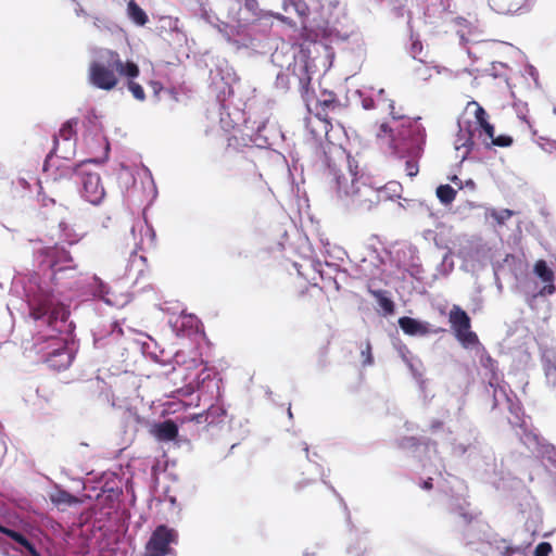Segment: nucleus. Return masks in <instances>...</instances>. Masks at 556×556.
I'll return each mask as SVG.
<instances>
[{
    "instance_id": "1",
    "label": "nucleus",
    "mask_w": 556,
    "mask_h": 556,
    "mask_svg": "<svg viewBox=\"0 0 556 556\" xmlns=\"http://www.w3.org/2000/svg\"><path fill=\"white\" fill-rule=\"evenodd\" d=\"M24 291L30 316L47 325L52 332L49 336L51 350L46 353L45 362L59 371L68 368L75 357V325L68 319V307L52 291L38 283L37 277L29 280Z\"/></svg>"
},
{
    "instance_id": "2",
    "label": "nucleus",
    "mask_w": 556,
    "mask_h": 556,
    "mask_svg": "<svg viewBox=\"0 0 556 556\" xmlns=\"http://www.w3.org/2000/svg\"><path fill=\"white\" fill-rule=\"evenodd\" d=\"M330 184L341 200H346L355 208L370 211L381 201L391 198L383 186L376 187L368 175L358 169L354 159L348 156L345 172L336 165H328Z\"/></svg>"
},
{
    "instance_id": "3",
    "label": "nucleus",
    "mask_w": 556,
    "mask_h": 556,
    "mask_svg": "<svg viewBox=\"0 0 556 556\" xmlns=\"http://www.w3.org/2000/svg\"><path fill=\"white\" fill-rule=\"evenodd\" d=\"M456 508L458 513V527L463 531L466 545H473L478 542L485 543L492 551L493 556H526V547L516 545L511 541L492 533L486 523L469 510V504L464 498H458Z\"/></svg>"
},
{
    "instance_id": "4",
    "label": "nucleus",
    "mask_w": 556,
    "mask_h": 556,
    "mask_svg": "<svg viewBox=\"0 0 556 556\" xmlns=\"http://www.w3.org/2000/svg\"><path fill=\"white\" fill-rule=\"evenodd\" d=\"M508 390V386L501 383L496 378L492 379L485 388L486 393L493 399L492 409L504 407L509 410L508 422L516 430V435L531 453H534L539 445V437L528 428V421L521 414V408L511 401Z\"/></svg>"
},
{
    "instance_id": "5",
    "label": "nucleus",
    "mask_w": 556,
    "mask_h": 556,
    "mask_svg": "<svg viewBox=\"0 0 556 556\" xmlns=\"http://www.w3.org/2000/svg\"><path fill=\"white\" fill-rule=\"evenodd\" d=\"M283 55L287 58L286 68L281 70L276 75V89L281 92H287L291 85H296L301 92H306L311 84V76L304 56L301 55L300 59H298L293 48H288L286 53L277 49L271 54L273 63L283 68L285 64L280 61Z\"/></svg>"
},
{
    "instance_id": "6",
    "label": "nucleus",
    "mask_w": 556,
    "mask_h": 556,
    "mask_svg": "<svg viewBox=\"0 0 556 556\" xmlns=\"http://www.w3.org/2000/svg\"><path fill=\"white\" fill-rule=\"evenodd\" d=\"M425 142L426 129L419 123L404 128L399 138L392 141V153L399 159H406L405 170L410 178L419 172L418 160L422 155Z\"/></svg>"
},
{
    "instance_id": "7",
    "label": "nucleus",
    "mask_w": 556,
    "mask_h": 556,
    "mask_svg": "<svg viewBox=\"0 0 556 556\" xmlns=\"http://www.w3.org/2000/svg\"><path fill=\"white\" fill-rule=\"evenodd\" d=\"M108 159H87L71 167L65 168V173L70 178H75L76 182L80 185V197L92 205H99L105 195L104 187L101 184L100 174L93 172L90 165H100Z\"/></svg>"
},
{
    "instance_id": "8",
    "label": "nucleus",
    "mask_w": 556,
    "mask_h": 556,
    "mask_svg": "<svg viewBox=\"0 0 556 556\" xmlns=\"http://www.w3.org/2000/svg\"><path fill=\"white\" fill-rule=\"evenodd\" d=\"M36 255L40 265L50 270V278L55 283H61L63 279L74 278L78 274L77 265L70 251L61 244L41 248Z\"/></svg>"
},
{
    "instance_id": "9",
    "label": "nucleus",
    "mask_w": 556,
    "mask_h": 556,
    "mask_svg": "<svg viewBox=\"0 0 556 556\" xmlns=\"http://www.w3.org/2000/svg\"><path fill=\"white\" fill-rule=\"evenodd\" d=\"M117 62V52L109 49H98L89 65L88 79L93 87L110 91L117 85L114 63Z\"/></svg>"
},
{
    "instance_id": "10",
    "label": "nucleus",
    "mask_w": 556,
    "mask_h": 556,
    "mask_svg": "<svg viewBox=\"0 0 556 556\" xmlns=\"http://www.w3.org/2000/svg\"><path fill=\"white\" fill-rule=\"evenodd\" d=\"M452 455L475 462L482 453V444L479 440V432L471 425L465 426L451 441Z\"/></svg>"
},
{
    "instance_id": "11",
    "label": "nucleus",
    "mask_w": 556,
    "mask_h": 556,
    "mask_svg": "<svg viewBox=\"0 0 556 556\" xmlns=\"http://www.w3.org/2000/svg\"><path fill=\"white\" fill-rule=\"evenodd\" d=\"M448 321L455 338L465 349H472L480 345L477 333L470 329L471 319L465 309L458 305H453L448 314Z\"/></svg>"
},
{
    "instance_id": "12",
    "label": "nucleus",
    "mask_w": 556,
    "mask_h": 556,
    "mask_svg": "<svg viewBox=\"0 0 556 556\" xmlns=\"http://www.w3.org/2000/svg\"><path fill=\"white\" fill-rule=\"evenodd\" d=\"M177 533L174 529L161 525L152 532L147 545L146 556H166L172 553L170 544L176 542Z\"/></svg>"
},
{
    "instance_id": "13",
    "label": "nucleus",
    "mask_w": 556,
    "mask_h": 556,
    "mask_svg": "<svg viewBox=\"0 0 556 556\" xmlns=\"http://www.w3.org/2000/svg\"><path fill=\"white\" fill-rule=\"evenodd\" d=\"M0 544L8 545L23 556H40L35 544L22 531L0 523Z\"/></svg>"
},
{
    "instance_id": "14",
    "label": "nucleus",
    "mask_w": 556,
    "mask_h": 556,
    "mask_svg": "<svg viewBox=\"0 0 556 556\" xmlns=\"http://www.w3.org/2000/svg\"><path fill=\"white\" fill-rule=\"evenodd\" d=\"M434 475L437 476V478L432 476L427 477V479L422 480L420 486L424 490H430L433 488V482L435 481L438 488H440L448 496V508L451 513L455 515L456 523L458 525L459 509L456 508V505L459 503L458 498H464L466 501L464 495L459 492L463 489L462 482L458 481V479H456L455 477H452V481L448 482L452 484L451 494H448L445 486L441 484V480H443L442 472L439 469H435Z\"/></svg>"
},
{
    "instance_id": "15",
    "label": "nucleus",
    "mask_w": 556,
    "mask_h": 556,
    "mask_svg": "<svg viewBox=\"0 0 556 556\" xmlns=\"http://www.w3.org/2000/svg\"><path fill=\"white\" fill-rule=\"evenodd\" d=\"M534 274L538 278L541 279V281L544 283V286L536 292L535 295H551L555 292V275L553 269L547 265V263L543 260L538 261L534 264L533 268Z\"/></svg>"
},
{
    "instance_id": "16",
    "label": "nucleus",
    "mask_w": 556,
    "mask_h": 556,
    "mask_svg": "<svg viewBox=\"0 0 556 556\" xmlns=\"http://www.w3.org/2000/svg\"><path fill=\"white\" fill-rule=\"evenodd\" d=\"M397 324L405 334L412 337H425L431 332H435L428 321H422L409 316L400 317Z\"/></svg>"
},
{
    "instance_id": "17",
    "label": "nucleus",
    "mask_w": 556,
    "mask_h": 556,
    "mask_svg": "<svg viewBox=\"0 0 556 556\" xmlns=\"http://www.w3.org/2000/svg\"><path fill=\"white\" fill-rule=\"evenodd\" d=\"M405 366L409 370L410 376L415 381L420 394L424 396L425 400L428 399L427 388L429 380L425 376L426 367L422 361L417 356L414 359L406 363Z\"/></svg>"
},
{
    "instance_id": "18",
    "label": "nucleus",
    "mask_w": 556,
    "mask_h": 556,
    "mask_svg": "<svg viewBox=\"0 0 556 556\" xmlns=\"http://www.w3.org/2000/svg\"><path fill=\"white\" fill-rule=\"evenodd\" d=\"M49 498L58 508L65 509L80 504V500L59 485L49 493Z\"/></svg>"
},
{
    "instance_id": "19",
    "label": "nucleus",
    "mask_w": 556,
    "mask_h": 556,
    "mask_svg": "<svg viewBox=\"0 0 556 556\" xmlns=\"http://www.w3.org/2000/svg\"><path fill=\"white\" fill-rule=\"evenodd\" d=\"M151 432L159 441L169 442L175 440L178 435V427L174 420L166 419L155 424Z\"/></svg>"
},
{
    "instance_id": "20",
    "label": "nucleus",
    "mask_w": 556,
    "mask_h": 556,
    "mask_svg": "<svg viewBox=\"0 0 556 556\" xmlns=\"http://www.w3.org/2000/svg\"><path fill=\"white\" fill-rule=\"evenodd\" d=\"M110 331L106 337L94 333L93 342L96 348L102 349L111 346L118 342V340L124 336V331L117 321L110 324Z\"/></svg>"
},
{
    "instance_id": "21",
    "label": "nucleus",
    "mask_w": 556,
    "mask_h": 556,
    "mask_svg": "<svg viewBox=\"0 0 556 556\" xmlns=\"http://www.w3.org/2000/svg\"><path fill=\"white\" fill-rule=\"evenodd\" d=\"M346 554L349 556H371V548L366 532L358 533L356 531L355 538L346 546Z\"/></svg>"
},
{
    "instance_id": "22",
    "label": "nucleus",
    "mask_w": 556,
    "mask_h": 556,
    "mask_svg": "<svg viewBox=\"0 0 556 556\" xmlns=\"http://www.w3.org/2000/svg\"><path fill=\"white\" fill-rule=\"evenodd\" d=\"M545 377L556 395V351L545 350L542 355Z\"/></svg>"
},
{
    "instance_id": "23",
    "label": "nucleus",
    "mask_w": 556,
    "mask_h": 556,
    "mask_svg": "<svg viewBox=\"0 0 556 556\" xmlns=\"http://www.w3.org/2000/svg\"><path fill=\"white\" fill-rule=\"evenodd\" d=\"M242 5L240 9V21L251 23L261 17L262 10L260 9L257 0H236Z\"/></svg>"
},
{
    "instance_id": "24",
    "label": "nucleus",
    "mask_w": 556,
    "mask_h": 556,
    "mask_svg": "<svg viewBox=\"0 0 556 556\" xmlns=\"http://www.w3.org/2000/svg\"><path fill=\"white\" fill-rule=\"evenodd\" d=\"M473 134L470 129L464 130L462 127L455 140V149L459 151L464 149L463 154L460 155L462 161L466 160L472 148L475 147V141L472 139Z\"/></svg>"
},
{
    "instance_id": "25",
    "label": "nucleus",
    "mask_w": 556,
    "mask_h": 556,
    "mask_svg": "<svg viewBox=\"0 0 556 556\" xmlns=\"http://www.w3.org/2000/svg\"><path fill=\"white\" fill-rule=\"evenodd\" d=\"M126 12L128 18L137 26H144L149 22L148 14L135 0L127 2Z\"/></svg>"
},
{
    "instance_id": "26",
    "label": "nucleus",
    "mask_w": 556,
    "mask_h": 556,
    "mask_svg": "<svg viewBox=\"0 0 556 556\" xmlns=\"http://www.w3.org/2000/svg\"><path fill=\"white\" fill-rule=\"evenodd\" d=\"M90 292L93 296H97L104 301L106 304H112L111 300L106 298L109 294L110 288L109 286L97 275L91 277V282L89 283Z\"/></svg>"
},
{
    "instance_id": "27",
    "label": "nucleus",
    "mask_w": 556,
    "mask_h": 556,
    "mask_svg": "<svg viewBox=\"0 0 556 556\" xmlns=\"http://www.w3.org/2000/svg\"><path fill=\"white\" fill-rule=\"evenodd\" d=\"M352 33L341 31L333 26L327 25L321 29V36L330 43L345 42L351 37Z\"/></svg>"
},
{
    "instance_id": "28",
    "label": "nucleus",
    "mask_w": 556,
    "mask_h": 556,
    "mask_svg": "<svg viewBox=\"0 0 556 556\" xmlns=\"http://www.w3.org/2000/svg\"><path fill=\"white\" fill-rule=\"evenodd\" d=\"M370 293L377 300L378 305L383 311L384 315H392L394 313V302L388 295V291L386 290H371Z\"/></svg>"
},
{
    "instance_id": "29",
    "label": "nucleus",
    "mask_w": 556,
    "mask_h": 556,
    "mask_svg": "<svg viewBox=\"0 0 556 556\" xmlns=\"http://www.w3.org/2000/svg\"><path fill=\"white\" fill-rule=\"evenodd\" d=\"M418 119H420V117H417V119L415 121H410V119H407L406 123L407 125H402L401 129L397 130L396 135L393 134V130L392 128L387 124V123H382L379 128H378V131L376 134L377 138H384V137H388L390 139V148L392 149V141L393 139H397L399 136H400V132L404 129V128H409L412 126V124H415V123H418Z\"/></svg>"
},
{
    "instance_id": "30",
    "label": "nucleus",
    "mask_w": 556,
    "mask_h": 556,
    "mask_svg": "<svg viewBox=\"0 0 556 556\" xmlns=\"http://www.w3.org/2000/svg\"><path fill=\"white\" fill-rule=\"evenodd\" d=\"M116 72L128 78H136L139 75V67L131 61L123 62L117 54V62L114 63Z\"/></svg>"
},
{
    "instance_id": "31",
    "label": "nucleus",
    "mask_w": 556,
    "mask_h": 556,
    "mask_svg": "<svg viewBox=\"0 0 556 556\" xmlns=\"http://www.w3.org/2000/svg\"><path fill=\"white\" fill-rule=\"evenodd\" d=\"M435 193L440 202L444 205L451 204L456 197V190L450 185H440Z\"/></svg>"
},
{
    "instance_id": "32",
    "label": "nucleus",
    "mask_w": 556,
    "mask_h": 556,
    "mask_svg": "<svg viewBox=\"0 0 556 556\" xmlns=\"http://www.w3.org/2000/svg\"><path fill=\"white\" fill-rule=\"evenodd\" d=\"M421 443L415 437H404L399 441V447L403 451L410 452L416 456V452L421 448Z\"/></svg>"
},
{
    "instance_id": "33",
    "label": "nucleus",
    "mask_w": 556,
    "mask_h": 556,
    "mask_svg": "<svg viewBox=\"0 0 556 556\" xmlns=\"http://www.w3.org/2000/svg\"><path fill=\"white\" fill-rule=\"evenodd\" d=\"M393 346L404 364L417 357V355H415L401 340L394 341Z\"/></svg>"
},
{
    "instance_id": "34",
    "label": "nucleus",
    "mask_w": 556,
    "mask_h": 556,
    "mask_svg": "<svg viewBox=\"0 0 556 556\" xmlns=\"http://www.w3.org/2000/svg\"><path fill=\"white\" fill-rule=\"evenodd\" d=\"M515 214L514 211L509 208L495 210L492 208L489 212V216L492 217L498 226L505 225V223Z\"/></svg>"
},
{
    "instance_id": "35",
    "label": "nucleus",
    "mask_w": 556,
    "mask_h": 556,
    "mask_svg": "<svg viewBox=\"0 0 556 556\" xmlns=\"http://www.w3.org/2000/svg\"><path fill=\"white\" fill-rule=\"evenodd\" d=\"M59 228L61 230L62 238L68 244H74L79 241L80 237L77 233H75V231L72 229V227L66 222H60Z\"/></svg>"
},
{
    "instance_id": "36",
    "label": "nucleus",
    "mask_w": 556,
    "mask_h": 556,
    "mask_svg": "<svg viewBox=\"0 0 556 556\" xmlns=\"http://www.w3.org/2000/svg\"><path fill=\"white\" fill-rule=\"evenodd\" d=\"M76 125L77 119H68L66 121L61 129H60V136L64 139V141L70 142L72 137L76 134Z\"/></svg>"
},
{
    "instance_id": "37",
    "label": "nucleus",
    "mask_w": 556,
    "mask_h": 556,
    "mask_svg": "<svg viewBox=\"0 0 556 556\" xmlns=\"http://www.w3.org/2000/svg\"><path fill=\"white\" fill-rule=\"evenodd\" d=\"M143 228H144V236L149 238V241L152 244L155 239V231L150 225H148V223L146 220L143 223L139 222L131 227L132 236L135 237L137 229H139L140 232H142Z\"/></svg>"
},
{
    "instance_id": "38",
    "label": "nucleus",
    "mask_w": 556,
    "mask_h": 556,
    "mask_svg": "<svg viewBox=\"0 0 556 556\" xmlns=\"http://www.w3.org/2000/svg\"><path fill=\"white\" fill-rule=\"evenodd\" d=\"M281 8L286 13L294 11L298 14H302L303 2L301 0H281Z\"/></svg>"
},
{
    "instance_id": "39",
    "label": "nucleus",
    "mask_w": 556,
    "mask_h": 556,
    "mask_svg": "<svg viewBox=\"0 0 556 556\" xmlns=\"http://www.w3.org/2000/svg\"><path fill=\"white\" fill-rule=\"evenodd\" d=\"M127 87L136 100L143 101L146 99L144 90L140 84L129 80Z\"/></svg>"
},
{
    "instance_id": "40",
    "label": "nucleus",
    "mask_w": 556,
    "mask_h": 556,
    "mask_svg": "<svg viewBox=\"0 0 556 556\" xmlns=\"http://www.w3.org/2000/svg\"><path fill=\"white\" fill-rule=\"evenodd\" d=\"M361 356L363 357L362 363H363L364 367L371 366L374 364V356L371 353V344L368 340L365 342V346L361 351Z\"/></svg>"
},
{
    "instance_id": "41",
    "label": "nucleus",
    "mask_w": 556,
    "mask_h": 556,
    "mask_svg": "<svg viewBox=\"0 0 556 556\" xmlns=\"http://www.w3.org/2000/svg\"><path fill=\"white\" fill-rule=\"evenodd\" d=\"M454 268V263L450 256L448 253H446L441 263L439 264L438 266V270L442 274V275H448Z\"/></svg>"
},
{
    "instance_id": "42",
    "label": "nucleus",
    "mask_w": 556,
    "mask_h": 556,
    "mask_svg": "<svg viewBox=\"0 0 556 556\" xmlns=\"http://www.w3.org/2000/svg\"><path fill=\"white\" fill-rule=\"evenodd\" d=\"M384 94H386V91H384V89H382V88H381V89H379V90L377 91V96H378V103H380L381 101H382V102H387V101H388V102H389V103H388V106H389V109H390V114L392 115V118H393V119H402V118H403L402 116H396V115L394 114V101H393V100H388V99L384 97Z\"/></svg>"
},
{
    "instance_id": "43",
    "label": "nucleus",
    "mask_w": 556,
    "mask_h": 556,
    "mask_svg": "<svg viewBox=\"0 0 556 556\" xmlns=\"http://www.w3.org/2000/svg\"><path fill=\"white\" fill-rule=\"evenodd\" d=\"M492 144L501 148H507L513 144V138L508 135H500L494 136L492 139Z\"/></svg>"
},
{
    "instance_id": "44",
    "label": "nucleus",
    "mask_w": 556,
    "mask_h": 556,
    "mask_svg": "<svg viewBox=\"0 0 556 556\" xmlns=\"http://www.w3.org/2000/svg\"><path fill=\"white\" fill-rule=\"evenodd\" d=\"M552 552V545L548 542H541L539 543L534 551L533 556H548Z\"/></svg>"
},
{
    "instance_id": "45",
    "label": "nucleus",
    "mask_w": 556,
    "mask_h": 556,
    "mask_svg": "<svg viewBox=\"0 0 556 556\" xmlns=\"http://www.w3.org/2000/svg\"><path fill=\"white\" fill-rule=\"evenodd\" d=\"M323 482H324L326 485H328V486H329V489H330V490H331V491H332V492H333V493H334V494L340 498V502L342 503L343 508H344V510H345V513H346V521H348V525H349V527H350V530H351V531H353L355 527H354V526L352 525V522H351V515H350V511H349V509H348L346 504L343 502L342 497H340V495L337 493L336 489H334L331 484H328V482H327L325 479H323Z\"/></svg>"
},
{
    "instance_id": "46",
    "label": "nucleus",
    "mask_w": 556,
    "mask_h": 556,
    "mask_svg": "<svg viewBox=\"0 0 556 556\" xmlns=\"http://www.w3.org/2000/svg\"><path fill=\"white\" fill-rule=\"evenodd\" d=\"M481 130L492 140L495 136V129L492 124H490L488 121H483V124L479 125Z\"/></svg>"
},
{
    "instance_id": "47",
    "label": "nucleus",
    "mask_w": 556,
    "mask_h": 556,
    "mask_svg": "<svg viewBox=\"0 0 556 556\" xmlns=\"http://www.w3.org/2000/svg\"><path fill=\"white\" fill-rule=\"evenodd\" d=\"M200 15L201 17L206 21L210 24H213L214 20L216 18L213 14H211L207 9L201 4L200 7Z\"/></svg>"
},
{
    "instance_id": "48",
    "label": "nucleus",
    "mask_w": 556,
    "mask_h": 556,
    "mask_svg": "<svg viewBox=\"0 0 556 556\" xmlns=\"http://www.w3.org/2000/svg\"><path fill=\"white\" fill-rule=\"evenodd\" d=\"M383 187L387 191L391 193V198L393 195H399V191L401 190V186L397 182H389Z\"/></svg>"
},
{
    "instance_id": "49",
    "label": "nucleus",
    "mask_w": 556,
    "mask_h": 556,
    "mask_svg": "<svg viewBox=\"0 0 556 556\" xmlns=\"http://www.w3.org/2000/svg\"><path fill=\"white\" fill-rule=\"evenodd\" d=\"M536 0H525V2L516 9V11H520L521 13H526L532 10Z\"/></svg>"
},
{
    "instance_id": "50",
    "label": "nucleus",
    "mask_w": 556,
    "mask_h": 556,
    "mask_svg": "<svg viewBox=\"0 0 556 556\" xmlns=\"http://www.w3.org/2000/svg\"><path fill=\"white\" fill-rule=\"evenodd\" d=\"M475 115H476L477 123H478L479 125H480V124H483V121H486V116H488V115H486V112H485V110H484L482 106H480V105H478V108H477V110H476Z\"/></svg>"
},
{
    "instance_id": "51",
    "label": "nucleus",
    "mask_w": 556,
    "mask_h": 556,
    "mask_svg": "<svg viewBox=\"0 0 556 556\" xmlns=\"http://www.w3.org/2000/svg\"><path fill=\"white\" fill-rule=\"evenodd\" d=\"M443 421L442 420H439V419H433L431 422H430V426H429V430L432 432V433H438L442 428H443Z\"/></svg>"
},
{
    "instance_id": "52",
    "label": "nucleus",
    "mask_w": 556,
    "mask_h": 556,
    "mask_svg": "<svg viewBox=\"0 0 556 556\" xmlns=\"http://www.w3.org/2000/svg\"><path fill=\"white\" fill-rule=\"evenodd\" d=\"M362 106L365 110H370L375 106V100L371 97H363L362 98Z\"/></svg>"
},
{
    "instance_id": "53",
    "label": "nucleus",
    "mask_w": 556,
    "mask_h": 556,
    "mask_svg": "<svg viewBox=\"0 0 556 556\" xmlns=\"http://www.w3.org/2000/svg\"><path fill=\"white\" fill-rule=\"evenodd\" d=\"M554 144H556V141H548L543 146V150L548 153H553L555 151Z\"/></svg>"
},
{
    "instance_id": "54",
    "label": "nucleus",
    "mask_w": 556,
    "mask_h": 556,
    "mask_svg": "<svg viewBox=\"0 0 556 556\" xmlns=\"http://www.w3.org/2000/svg\"><path fill=\"white\" fill-rule=\"evenodd\" d=\"M464 188L469 189L470 191H475L476 182L472 179H467L463 185V189Z\"/></svg>"
},
{
    "instance_id": "55",
    "label": "nucleus",
    "mask_w": 556,
    "mask_h": 556,
    "mask_svg": "<svg viewBox=\"0 0 556 556\" xmlns=\"http://www.w3.org/2000/svg\"><path fill=\"white\" fill-rule=\"evenodd\" d=\"M548 459L552 460L556 467V450L554 447L548 452Z\"/></svg>"
},
{
    "instance_id": "56",
    "label": "nucleus",
    "mask_w": 556,
    "mask_h": 556,
    "mask_svg": "<svg viewBox=\"0 0 556 556\" xmlns=\"http://www.w3.org/2000/svg\"><path fill=\"white\" fill-rule=\"evenodd\" d=\"M302 445H303V451L305 452L306 459L308 462H312L307 443L303 442Z\"/></svg>"
},
{
    "instance_id": "57",
    "label": "nucleus",
    "mask_w": 556,
    "mask_h": 556,
    "mask_svg": "<svg viewBox=\"0 0 556 556\" xmlns=\"http://www.w3.org/2000/svg\"><path fill=\"white\" fill-rule=\"evenodd\" d=\"M452 181L457 185L460 189H463V181L457 177V176H453L452 177Z\"/></svg>"
},
{
    "instance_id": "58",
    "label": "nucleus",
    "mask_w": 556,
    "mask_h": 556,
    "mask_svg": "<svg viewBox=\"0 0 556 556\" xmlns=\"http://www.w3.org/2000/svg\"><path fill=\"white\" fill-rule=\"evenodd\" d=\"M75 13L79 16V15H86V11L83 9L81 5H77V8L75 9Z\"/></svg>"
},
{
    "instance_id": "59",
    "label": "nucleus",
    "mask_w": 556,
    "mask_h": 556,
    "mask_svg": "<svg viewBox=\"0 0 556 556\" xmlns=\"http://www.w3.org/2000/svg\"><path fill=\"white\" fill-rule=\"evenodd\" d=\"M58 143H59V141H58V138L55 137L54 138V147H53L52 151L49 153V155L47 156V159H49L51 156V154L56 150ZM48 160H46V162Z\"/></svg>"
},
{
    "instance_id": "60",
    "label": "nucleus",
    "mask_w": 556,
    "mask_h": 556,
    "mask_svg": "<svg viewBox=\"0 0 556 556\" xmlns=\"http://www.w3.org/2000/svg\"><path fill=\"white\" fill-rule=\"evenodd\" d=\"M467 39L465 38L464 34L460 35V43H466Z\"/></svg>"
},
{
    "instance_id": "61",
    "label": "nucleus",
    "mask_w": 556,
    "mask_h": 556,
    "mask_svg": "<svg viewBox=\"0 0 556 556\" xmlns=\"http://www.w3.org/2000/svg\"><path fill=\"white\" fill-rule=\"evenodd\" d=\"M203 418H204V416H203V415H199V416H197V420H198V422H202V419H203Z\"/></svg>"
},
{
    "instance_id": "62",
    "label": "nucleus",
    "mask_w": 556,
    "mask_h": 556,
    "mask_svg": "<svg viewBox=\"0 0 556 556\" xmlns=\"http://www.w3.org/2000/svg\"><path fill=\"white\" fill-rule=\"evenodd\" d=\"M288 416H289V418H290V419H291V418H293V414H292V412H291V408H290V407L288 408Z\"/></svg>"
},
{
    "instance_id": "63",
    "label": "nucleus",
    "mask_w": 556,
    "mask_h": 556,
    "mask_svg": "<svg viewBox=\"0 0 556 556\" xmlns=\"http://www.w3.org/2000/svg\"><path fill=\"white\" fill-rule=\"evenodd\" d=\"M99 22H100L99 18H94L93 24H94L96 27H100Z\"/></svg>"
},
{
    "instance_id": "64",
    "label": "nucleus",
    "mask_w": 556,
    "mask_h": 556,
    "mask_svg": "<svg viewBox=\"0 0 556 556\" xmlns=\"http://www.w3.org/2000/svg\"><path fill=\"white\" fill-rule=\"evenodd\" d=\"M330 103H331V101H330V100H325V101H324V104H325V105H327V106H328V105H330Z\"/></svg>"
}]
</instances>
